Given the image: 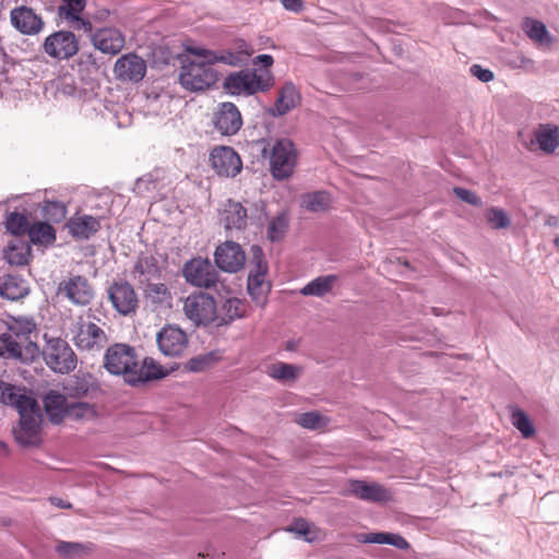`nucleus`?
I'll return each instance as SVG.
<instances>
[{
	"label": "nucleus",
	"instance_id": "23",
	"mask_svg": "<svg viewBox=\"0 0 559 559\" xmlns=\"http://www.w3.org/2000/svg\"><path fill=\"white\" fill-rule=\"evenodd\" d=\"M132 277L140 285L148 284L150 282L159 278L160 270L156 258L152 255H141L134 263L131 272Z\"/></svg>",
	"mask_w": 559,
	"mask_h": 559
},
{
	"label": "nucleus",
	"instance_id": "3",
	"mask_svg": "<svg viewBox=\"0 0 559 559\" xmlns=\"http://www.w3.org/2000/svg\"><path fill=\"white\" fill-rule=\"evenodd\" d=\"M217 72L206 58L182 60L179 73L180 85L190 92H201L210 88L217 82Z\"/></svg>",
	"mask_w": 559,
	"mask_h": 559
},
{
	"label": "nucleus",
	"instance_id": "26",
	"mask_svg": "<svg viewBox=\"0 0 559 559\" xmlns=\"http://www.w3.org/2000/svg\"><path fill=\"white\" fill-rule=\"evenodd\" d=\"M29 293L27 282L19 275H4L0 282V296L9 300H19Z\"/></svg>",
	"mask_w": 559,
	"mask_h": 559
},
{
	"label": "nucleus",
	"instance_id": "34",
	"mask_svg": "<svg viewBox=\"0 0 559 559\" xmlns=\"http://www.w3.org/2000/svg\"><path fill=\"white\" fill-rule=\"evenodd\" d=\"M336 282L337 276L334 274L318 276L305 285L300 289V294L304 296L323 297L332 290Z\"/></svg>",
	"mask_w": 559,
	"mask_h": 559
},
{
	"label": "nucleus",
	"instance_id": "32",
	"mask_svg": "<svg viewBox=\"0 0 559 559\" xmlns=\"http://www.w3.org/2000/svg\"><path fill=\"white\" fill-rule=\"evenodd\" d=\"M300 204L309 212H325L331 207L332 198L324 190L307 192L301 195Z\"/></svg>",
	"mask_w": 559,
	"mask_h": 559
},
{
	"label": "nucleus",
	"instance_id": "39",
	"mask_svg": "<svg viewBox=\"0 0 559 559\" xmlns=\"http://www.w3.org/2000/svg\"><path fill=\"white\" fill-rule=\"evenodd\" d=\"M364 540L371 544H388L399 549H406L409 546L403 536L392 533H370Z\"/></svg>",
	"mask_w": 559,
	"mask_h": 559
},
{
	"label": "nucleus",
	"instance_id": "20",
	"mask_svg": "<svg viewBox=\"0 0 559 559\" xmlns=\"http://www.w3.org/2000/svg\"><path fill=\"white\" fill-rule=\"evenodd\" d=\"M186 50L197 58H206V61L212 62V64L221 62L231 67L245 66V63L241 61V57L237 56L230 47L218 51L201 47H187Z\"/></svg>",
	"mask_w": 559,
	"mask_h": 559
},
{
	"label": "nucleus",
	"instance_id": "57",
	"mask_svg": "<svg viewBox=\"0 0 559 559\" xmlns=\"http://www.w3.org/2000/svg\"><path fill=\"white\" fill-rule=\"evenodd\" d=\"M46 211L48 213L52 212V215L58 219L63 218L67 214V209L63 203L59 201H51L47 203Z\"/></svg>",
	"mask_w": 559,
	"mask_h": 559
},
{
	"label": "nucleus",
	"instance_id": "52",
	"mask_svg": "<svg viewBox=\"0 0 559 559\" xmlns=\"http://www.w3.org/2000/svg\"><path fill=\"white\" fill-rule=\"evenodd\" d=\"M94 415V408L91 404L85 402H76L68 405L66 416L75 419H82L92 417Z\"/></svg>",
	"mask_w": 559,
	"mask_h": 559
},
{
	"label": "nucleus",
	"instance_id": "25",
	"mask_svg": "<svg viewBox=\"0 0 559 559\" xmlns=\"http://www.w3.org/2000/svg\"><path fill=\"white\" fill-rule=\"evenodd\" d=\"M9 388L11 390H7L3 404L16 407L20 417L37 414V403L34 399L22 394L21 389L13 384L9 383Z\"/></svg>",
	"mask_w": 559,
	"mask_h": 559
},
{
	"label": "nucleus",
	"instance_id": "19",
	"mask_svg": "<svg viewBox=\"0 0 559 559\" xmlns=\"http://www.w3.org/2000/svg\"><path fill=\"white\" fill-rule=\"evenodd\" d=\"M10 21L12 26L24 35H36L44 27L41 17L33 9L25 5L12 9Z\"/></svg>",
	"mask_w": 559,
	"mask_h": 559
},
{
	"label": "nucleus",
	"instance_id": "54",
	"mask_svg": "<svg viewBox=\"0 0 559 559\" xmlns=\"http://www.w3.org/2000/svg\"><path fill=\"white\" fill-rule=\"evenodd\" d=\"M231 50L235 51L237 56L241 57V61L247 64L249 58L254 52L252 46L247 43L245 39H236L231 45Z\"/></svg>",
	"mask_w": 559,
	"mask_h": 559
},
{
	"label": "nucleus",
	"instance_id": "12",
	"mask_svg": "<svg viewBox=\"0 0 559 559\" xmlns=\"http://www.w3.org/2000/svg\"><path fill=\"white\" fill-rule=\"evenodd\" d=\"M160 353L168 357L181 356L188 347L186 332L177 325L168 324L156 335Z\"/></svg>",
	"mask_w": 559,
	"mask_h": 559
},
{
	"label": "nucleus",
	"instance_id": "43",
	"mask_svg": "<svg viewBox=\"0 0 559 559\" xmlns=\"http://www.w3.org/2000/svg\"><path fill=\"white\" fill-rule=\"evenodd\" d=\"M5 228L12 235H24L29 228L26 215L19 212L8 213L5 219Z\"/></svg>",
	"mask_w": 559,
	"mask_h": 559
},
{
	"label": "nucleus",
	"instance_id": "48",
	"mask_svg": "<svg viewBox=\"0 0 559 559\" xmlns=\"http://www.w3.org/2000/svg\"><path fill=\"white\" fill-rule=\"evenodd\" d=\"M512 424L522 433L524 438H531L535 435V428L528 416L521 409L512 413Z\"/></svg>",
	"mask_w": 559,
	"mask_h": 559
},
{
	"label": "nucleus",
	"instance_id": "6",
	"mask_svg": "<svg viewBox=\"0 0 559 559\" xmlns=\"http://www.w3.org/2000/svg\"><path fill=\"white\" fill-rule=\"evenodd\" d=\"M40 354L39 346L34 341H23L14 335L0 334V358L24 365L32 364Z\"/></svg>",
	"mask_w": 559,
	"mask_h": 559
},
{
	"label": "nucleus",
	"instance_id": "22",
	"mask_svg": "<svg viewBox=\"0 0 559 559\" xmlns=\"http://www.w3.org/2000/svg\"><path fill=\"white\" fill-rule=\"evenodd\" d=\"M39 421L38 414L23 415V417L20 418L19 428L14 431L16 441L26 447L38 444Z\"/></svg>",
	"mask_w": 559,
	"mask_h": 559
},
{
	"label": "nucleus",
	"instance_id": "38",
	"mask_svg": "<svg viewBox=\"0 0 559 559\" xmlns=\"http://www.w3.org/2000/svg\"><path fill=\"white\" fill-rule=\"evenodd\" d=\"M92 549V543L59 542L56 546V551L60 556L69 559L87 555Z\"/></svg>",
	"mask_w": 559,
	"mask_h": 559
},
{
	"label": "nucleus",
	"instance_id": "15",
	"mask_svg": "<svg viewBox=\"0 0 559 559\" xmlns=\"http://www.w3.org/2000/svg\"><path fill=\"white\" fill-rule=\"evenodd\" d=\"M214 261L222 271L236 273L242 269L246 262V254L239 243L225 241L215 249Z\"/></svg>",
	"mask_w": 559,
	"mask_h": 559
},
{
	"label": "nucleus",
	"instance_id": "59",
	"mask_svg": "<svg viewBox=\"0 0 559 559\" xmlns=\"http://www.w3.org/2000/svg\"><path fill=\"white\" fill-rule=\"evenodd\" d=\"M68 22L78 31H92V23L88 20L81 17L80 14H78L75 19H71Z\"/></svg>",
	"mask_w": 559,
	"mask_h": 559
},
{
	"label": "nucleus",
	"instance_id": "11",
	"mask_svg": "<svg viewBox=\"0 0 559 559\" xmlns=\"http://www.w3.org/2000/svg\"><path fill=\"white\" fill-rule=\"evenodd\" d=\"M43 48L49 57L67 60L78 53L79 41L73 33L58 31L46 37Z\"/></svg>",
	"mask_w": 559,
	"mask_h": 559
},
{
	"label": "nucleus",
	"instance_id": "46",
	"mask_svg": "<svg viewBox=\"0 0 559 559\" xmlns=\"http://www.w3.org/2000/svg\"><path fill=\"white\" fill-rule=\"evenodd\" d=\"M144 292L147 298L155 304H163L171 299L168 287L163 283H148L144 285Z\"/></svg>",
	"mask_w": 559,
	"mask_h": 559
},
{
	"label": "nucleus",
	"instance_id": "56",
	"mask_svg": "<svg viewBox=\"0 0 559 559\" xmlns=\"http://www.w3.org/2000/svg\"><path fill=\"white\" fill-rule=\"evenodd\" d=\"M473 76L477 78L480 82L487 83L493 80V73L489 69H485L479 64H473L469 68Z\"/></svg>",
	"mask_w": 559,
	"mask_h": 559
},
{
	"label": "nucleus",
	"instance_id": "41",
	"mask_svg": "<svg viewBox=\"0 0 559 559\" xmlns=\"http://www.w3.org/2000/svg\"><path fill=\"white\" fill-rule=\"evenodd\" d=\"M288 217L285 213H281L269 223L266 235L272 242L280 241L284 238L288 229Z\"/></svg>",
	"mask_w": 559,
	"mask_h": 559
},
{
	"label": "nucleus",
	"instance_id": "18",
	"mask_svg": "<svg viewBox=\"0 0 559 559\" xmlns=\"http://www.w3.org/2000/svg\"><path fill=\"white\" fill-rule=\"evenodd\" d=\"M108 297L112 307L122 316L135 312L138 308V296L128 282H116L108 288Z\"/></svg>",
	"mask_w": 559,
	"mask_h": 559
},
{
	"label": "nucleus",
	"instance_id": "10",
	"mask_svg": "<svg viewBox=\"0 0 559 559\" xmlns=\"http://www.w3.org/2000/svg\"><path fill=\"white\" fill-rule=\"evenodd\" d=\"M107 333L94 322L78 323L73 337L74 345L82 352L99 353L108 343Z\"/></svg>",
	"mask_w": 559,
	"mask_h": 559
},
{
	"label": "nucleus",
	"instance_id": "16",
	"mask_svg": "<svg viewBox=\"0 0 559 559\" xmlns=\"http://www.w3.org/2000/svg\"><path fill=\"white\" fill-rule=\"evenodd\" d=\"M212 167L219 176L235 177L242 169V162L238 153L230 146H217L211 152Z\"/></svg>",
	"mask_w": 559,
	"mask_h": 559
},
{
	"label": "nucleus",
	"instance_id": "31",
	"mask_svg": "<svg viewBox=\"0 0 559 559\" xmlns=\"http://www.w3.org/2000/svg\"><path fill=\"white\" fill-rule=\"evenodd\" d=\"M223 221L226 229L240 230L247 225V210L239 202L228 201Z\"/></svg>",
	"mask_w": 559,
	"mask_h": 559
},
{
	"label": "nucleus",
	"instance_id": "2",
	"mask_svg": "<svg viewBox=\"0 0 559 559\" xmlns=\"http://www.w3.org/2000/svg\"><path fill=\"white\" fill-rule=\"evenodd\" d=\"M274 84L272 73L266 70H241L228 74L224 81V88L231 95H253L269 91Z\"/></svg>",
	"mask_w": 559,
	"mask_h": 559
},
{
	"label": "nucleus",
	"instance_id": "7",
	"mask_svg": "<svg viewBox=\"0 0 559 559\" xmlns=\"http://www.w3.org/2000/svg\"><path fill=\"white\" fill-rule=\"evenodd\" d=\"M183 313L194 325H209L218 320L216 316V302L206 293L190 294L183 300Z\"/></svg>",
	"mask_w": 559,
	"mask_h": 559
},
{
	"label": "nucleus",
	"instance_id": "53",
	"mask_svg": "<svg viewBox=\"0 0 559 559\" xmlns=\"http://www.w3.org/2000/svg\"><path fill=\"white\" fill-rule=\"evenodd\" d=\"M453 193L463 202L468 203L474 206L481 207L484 205L483 200L473 191L461 188V187H454Z\"/></svg>",
	"mask_w": 559,
	"mask_h": 559
},
{
	"label": "nucleus",
	"instance_id": "44",
	"mask_svg": "<svg viewBox=\"0 0 559 559\" xmlns=\"http://www.w3.org/2000/svg\"><path fill=\"white\" fill-rule=\"evenodd\" d=\"M58 7V15L64 21L75 19L86 7V0H61Z\"/></svg>",
	"mask_w": 559,
	"mask_h": 559
},
{
	"label": "nucleus",
	"instance_id": "60",
	"mask_svg": "<svg viewBox=\"0 0 559 559\" xmlns=\"http://www.w3.org/2000/svg\"><path fill=\"white\" fill-rule=\"evenodd\" d=\"M282 5L290 12L299 13L304 10V0H280Z\"/></svg>",
	"mask_w": 559,
	"mask_h": 559
},
{
	"label": "nucleus",
	"instance_id": "40",
	"mask_svg": "<svg viewBox=\"0 0 559 559\" xmlns=\"http://www.w3.org/2000/svg\"><path fill=\"white\" fill-rule=\"evenodd\" d=\"M523 31L534 41L544 44L549 43V33L544 23L533 20L525 19L523 22Z\"/></svg>",
	"mask_w": 559,
	"mask_h": 559
},
{
	"label": "nucleus",
	"instance_id": "35",
	"mask_svg": "<svg viewBox=\"0 0 559 559\" xmlns=\"http://www.w3.org/2000/svg\"><path fill=\"white\" fill-rule=\"evenodd\" d=\"M302 372V368L287 362H275L267 368V376L281 382H294Z\"/></svg>",
	"mask_w": 559,
	"mask_h": 559
},
{
	"label": "nucleus",
	"instance_id": "64",
	"mask_svg": "<svg viewBox=\"0 0 559 559\" xmlns=\"http://www.w3.org/2000/svg\"><path fill=\"white\" fill-rule=\"evenodd\" d=\"M7 390H11L9 383L0 380V403H3Z\"/></svg>",
	"mask_w": 559,
	"mask_h": 559
},
{
	"label": "nucleus",
	"instance_id": "8",
	"mask_svg": "<svg viewBox=\"0 0 559 559\" xmlns=\"http://www.w3.org/2000/svg\"><path fill=\"white\" fill-rule=\"evenodd\" d=\"M57 294L79 307L90 305L95 297L93 285L83 275H70L61 281L58 285Z\"/></svg>",
	"mask_w": 559,
	"mask_h": 559
},
{
	"label": "nucleus",
	"instance_id": "63",
	"mask_svg": "<svg viewBox=\"0 0 559 559\" xmlns=\"http://www.w3.org/2000/svg\"><path fill=\"white\" fill-rule=\"evenodd\" d=\"M51 504L61 508V509H70L72 506L70 502H67L58 497H51L50 499Z\"/></svg>",
	"mask_w": 559,
	"mask_h": 559
},
{
	"label": "nucleus",
	"instance_id": "21",
	"mask_svg": "<svg viewBox=\"0 0 559 559\" xmlns=\"http://www.w3.org/2000/svg\"><path fill=\"white\" fill-rule=\"evenodd\" d=\"M95 48L104 53L116 55L124 46V37L114 28H104L98 31L92 37Z\"/></svg>",
	"mask_w": 559,
	"mask_h": 559
},
{
	"label": "nucleus",
	"instance_id": "50",
	"mask_svg": "<svg viewBox=\"0 0 559 559\" xmlns=\"http://www.w3.org/2000/svg\"><path fill=\"white\" fill-rule=\"evenodd\" d=\"M296 423L307 429H317L325 426V418L318 412H307L298 415Z\"/></svg>",
	"mask_w": 559,
	"mask_h": 559
},
{
	"label": "nucleus",
	"instance_id": "33",
	"mask_svg": "<svg viewBox=\"0 0 559 559\" xmlns=\"http://www.w3.org/2000/svg\"><path fill=\"white\" fill-rule=\"evenodd\" d=\"M535 140L542 151L552 153L559 146V128L542 124L535 131Z\"/></svg>",
	"mask_w": 559,
	"mask_h": 559
},
{
	"label": "nucleus",
	"instance_id": "29",
	"mask_svg": "<svg viewBox=\"0 0 559 559\" xmlns=\"http://www.w3.org/2000/svg\"><path fill=\"white\" fill-rule=\"evenodd\" d=\"M68 227L73 237L88 239L99 230L100 223L91 215H82L71 218Z\"/></svg>",
	"mask_w": 559,
	"mask_h": 559
},
{
	"label": "nucleus",
	"instance_id": "58",
	"mask_svg": "<svg viewBox=\"0 0 559 559\" xmlns=\"http://www.w3.org/2000/svg\"><path fill=\"white\" fill-rule=\"evenodd\" d=\"M286 531L295 532L301 536H307L310 532V527L306 520L299 519V520L295 521V523L292 526L286 528Z\"/></svg>",
	"mask_w": 559,
	"mask_h": 559
},
{
	"label": "nucleus",
	"instance_id": "62",
	"mask_svg": "<svg viewBox=\"0 0 559 559\" xmlns=\"http://www.w3.org/2000/svg\"><path fill=\"white\" fill-rule=\"evenodd\" d=\"M273 62H274V60H273V57L271 55H259L253 60V63L255 66L257 64H262L265 68L271 67L273 64Z\"/></svg>",
	"mask_w": 559,
	"mask_h": 559
},
{
	"label": "nucleus",
	"instance_id": "42",
	"mask_svg": "<svg viewBox=\"0 0 559 559\" xmlns=\"http://www.w3.org/2000/svg\"><path fill=\"white\" fill-rule=\"evenodd\" d=\"M218 360L215 353H206L192 357L185 364V369L191 372H202L207 370Z\"/></svg>",
	"mask_w": 559,
	"mask_h": 559
},
{
	"label": "nucleus",
	"instance_id": "28",
	"mask_svg": "<svg viewBox=\"0 0 559 559\" xmlns=\"http://www.w3.org/2000/svg\"><path fill=\"white\" fill-rule=\"evenodd\" d=\"M299 98L300 96L296 86L292 82L285 83L280 91L274 108L270 110L271 115L274 117L286 115L296 107Z\"/></svg>",
	"mask_w": 559,
	"mask_h": 559
},
{
	"label": "nucleus",
	"instance_id": "24",
	"mask_svg": "<svg viewBox=\"0 0 559 559\" xmlns=\"http://www.w3.org/2000/svg\"><path fill=\"white\" fill-rule=\"evenodd\" d=\"M32 257L31 245L22 239L11 240L3 249V259L13 266L26 265Z\"/></svg>",
	"mask_w": 559,
	"mask_h": 559
},
{
	"label": "nucleus",
	"instance_id": "55",
	"mask_svg": "<svg viewBox=\"0 0 559 559\" xmlns=\"http://www.w3.org/2000/svg\"><path fill=\"white\" fill-rule=\"evenodd\" d=\"M266 273H257L249 272L248 275V290H254V287H270L267 283H265Z\"/></svg>",
	"mask_w": 559,
	"mask_h": 559
},
{
	"label": "nucleus",
	"instance_id": "17",
	"mask_svg": "<svg viewBox=\"0 0 559 559\" xmlns=\"http://www.w3.org/2000/svg\"><path fill=\"white\" fill-rule=\"evenodd\" d=\"M343 495L353 496L369 502H388L392 499L390 490L384 486L378 483H367L358 479L349 480Z\"/></svg>",
	"mask_w": 559,
	"mask_h": 559
},
{
	"label": "nucleus",
	"instance_id": "51",
	"mask_svg": "<svg viewBox=\"0 0 559 559\" xmlns=\"http://www.w3.org/2000/svg\"><path fill=\"white\" fill-rule=\"evenodd\" d=\"M69 395L74 397L85 396L90 391V383L85 378L74 377L64 386Z\"/></svg>",
	"mask_w": 559,
	"mask_h": 559
},
{
	"label": "nucleus",
	"instance_id": "49",
	"mask_svg": "<svg viewBox=\"0 0 559 559\" xmlns=\"http://www.w3.org/2000/svg\"><path fill=\"white\" fill-rule=\"evenodd\" d=\"M249 253L250 272L267 273L269 267L262 248L258 245H253Z\"/></svg>",
	"mask_w": 559,
	"mask_h": 559
},
{
	"label": "nucleus",
	"instance_id": "13",
	"mask_svg": "<svg viewBox=\"0 0 559 559\" xmlns=\"http://www.w3.org/2000/svg\"><path fill=\"white\" fill-rule=\"evenodd\" d=\"M212 122L219 134L230 136L240 130L242 117L235 104L225 102L217 106Z\"/></svg>",
	"mask_w": 559,
	"mask_h": 559
},
{
	"label": "nucleus",
	"instance_id": "47",
	"mask_svg": "<svg viewBox=\"0 0 559 559\" xmlns=\"http://www.w3.org/2000/svg\"><path fill=\"white\" fill-rule=\"evenodd\" d=\"M485 217L487 223L493 229H504L511 225V221L506 211L499 207H490L486 211Z\"/></svg>",
	"mask_w": 559,
	"mask_h": 559
},
{
	"label": "nucleus",
	"instance_id": "45",
	"mask_svg": "<svg viewBox=\"0 0 559 559\" xmlns=\"http://www.w3.org/2000/svg\"><path fill=\"white\" fill-rule=\"evenodd\" d=\"M223 310L225 312V317L218 318L216 322L217 325L228 324L237 318L242 316V302L238 298H228L224 305Z\"/></svg>",
	"mask_w": 559,
	"mask_h": 559
},
{
	"label": "nucleus",
	"instance_id": "30",
	"mask_svg": "<svg viewBox=\"0 0 559 559\" xmlns=\"http://www.w3.org/2000/svg\"><path fill=\"white\" fill-rule=\"evenodd\" d=\"M45 411L53 423H60L68 408L67 397L58 391H49L43 399Z\"/></svg>",
	"mask_w": 559,
	"mask_h": 559
},
{
	"label": "nucleus",
	"instance_id": "61",
	"mask_svg": "<svg viewBox=\"0 0 559 559\" xmlns=\"http://www.w3.org/2000/svg\"><path fill=\"white\" fill-rule=\"evenodd\" d=\"M269 289L270 287H254V290H248V293L250 294L253 300H255L257 302H262Z\"/></svg>",
	"mask_w": 559,
	"mask_h": 559
},
{
	"label": "nucleus",
	"instance_id": "4",
	"mask_svg": "<svg viewBox=\"0 0 559 559\" xmlns=\"http://www.w3.org/2000/svg\"><path fill=\"white\" fill-rule=\"evenodd\" d=\"M269 153L270 169L272 176L277 180L289 178L296 166V150L289 139H280L269 142L263 148V154Z\"/></svg>",
	"mask_w": 559,
	"mask_h": 559
},
{
	"label": "nucleus",
	"instance_id": "1",
	"mask_svg": "<svg viewBox=\"0 0 559 559\" xmlns=\"http://www.w3.org/2000/svg\"><path fill=\"white\" fill-rule=\"evenodd\" d=\"M135 348L126 343H115L108 346L104 354L103 367L112 376H121L126 383L132 385L136 374Z\"/></svg>",
	"mask_w": 559,
	"mask_h": 559
},
{
	"label": "nucleus",
	"instance_id": "36",
	"mask_svg": "<svg viewBox=\"0 0 559 559\" xmlns=\"http://www.w3.org/2000/svg\"><path fill=\"white\" fill-rule=\"evenodd\" d=\"M36 330V323L33 319L26 317L13 318L8 323L5 332L22 338L23 341H32L31 334Z\"/></svg>",
	"mask_w": 559,
	"mask_h": 559
},
{
	"label": "nucleus",
	"instance_id": "37",
	"mask_svg": "<svg viewBox=\"0 0 559 559\" xmlns=\"http://www.w3.org/2000/svg\"><path fill=\"white\" fill-rule=\"evenodd\" d=\"M27 234L33 243L50 245L56 240L53 227L44 222H38L29 226Z\"/></svg>",
	"mask_w": 559,
	"mask_h": 559
},
{
	"label": "nucleus",
	"instance_id": "9",
	"mask_svg": "<svg viewBox=\"0 0 559 559\" xmlns=\"http://www.w3.org/2000/svg\"><path fill=\"white\" fill-rule=\"evenodd\" d=\"M183 277L188 283L200 288H214L219 274L207 259H192L185 263Z\"/></svg>",
	"mask_w": 559,
	"mask_h": 559
},
{
	"label": "nucleus",
	"instance_id": "5",
	"mask_svg": "<svg viewBox=\"0 0 559 559\" xmlns=\"http://www.w3.org/2000/svg\"><path fill=\"white\" fill-rule=\"evenodd\" d=\"M41 352L46 365L55 372L66 374L76 368L78 359L67 341L60 337L48 338Z\"/></svg>",
	"mask_w": 559,
	"mask_h": 559
},
{
	"label": "nucleus",
	"instance_id": "27",
	"mask_svg": "<svg viewBox=\"0 0 559 559\" xmlns=\"http://www.w3.org/2000/svg\"><path fill=\"white\" fill-rule=\"evenodd\" d=\"M136 374L139 379L133 380L132 386H136L140 384H144L147 381L162 379L167 376V370H165L160 365H158L153 358L146 357L140 362L139 357L136 358Z\"/></svg>",
	"mask_w": 559,
	"mask_h": 559
},
{
	"label": "nucleus",
	"instance_id": "14",
	"mask_svg": "<svg viewBox=\"0 0 559 559\" xmlns=\"http://www.w3.org/2000/svg\"><path fill=\"white\" fill-rule=\"evenodd\" d=\"M146 62L136 53L119 57L114 66V74L121 82L139 83L146 74Z\"/></svg>",
	"mask_w": 559,
	"mask_h": 559
}]
</instances>
